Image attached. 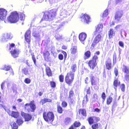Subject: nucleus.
<instances>
[{
    "instance_id": "f257e3e1",
    "label": "nucleus",
    "mask_w": 129,
    "mask_h": 129,
    "mask_svg": "<svg viewBox=\"0 0 129 129\" xmlns=\"http://www.w3.org/2000/svg\"><path fill=\"white\" fill-rule=\"evenodd\" d=\"M56 14V11L55 9H53L49 11L45 12L43 17L46 20H52Z\"/></svg>"
},
{
    "instance_id": "f03ea898",
    "label": "nucleus",
    "mask_w": 129,
    "mask_h": 129,
    "mask_svg": "<svg viewBox=\"0 0 129 129\" xmlns=\"http://www.w3.org/2000/svg\"><path fill=\"white\" fill-rule=\"evenodd\" d=\"M19 18L18 14L15 11L11 13L10 16L7 17V19L10 23H15L18 21Z\"/></svg>"
},
{
    "instance_id": "7ed1b4c3",
    "label": "nucleus",
    "mask_w": 129,
    "mask_h": 129,
    "mask_svg": "<svg viewBox=\"0 0 129 129\" xmlns=\"http://www.w3.org/2000/svg\"><path fill=\"white\" fill-rule=\"evenodd\" d=\"M15 45L14 44H10V45L9 49L13 50L10 51V53L13 57H16L18 56L20 52L18 49L16 48H15Z\"/></svg>"
},
{
    "instance_id": "20e7f679",
    "label": "nucleus",
    "mask_w": 129,
    "mask_h": 129,
    "mask_svg": "<svg viewBox=\"0 0 129 129\" xmlns=\"http://www.w3.org/2000/svg\"><path fill=\"white\" fill-rule=\"evenodd\" d=\"M43 116L44 119L46 121H52L54 119V115L52 112H44L43 113Z\"/></svg>"
},
{
    "instance_id": "39448f33",
    "label": "nucleus",
    "mask_w": 129,
    "mask_h": 129,
    "mask_svg": "<svg viewBox=\"0 0 129 129\" xmlns=\"http://www.w3.org/2000/svg\"><path fill=\"white\" fill-rule=\"evenodd\" d=\"M74 74L73 72H70L68 73L66 77L65 81L68 84H70L73 82L74 79Z\"/></svg>"
},
{
    "instance_id": "423d86ee",
    "label": "nucleus",
    "mask_w": 129,
    "mask_h": 129,
    "mask_svg": "<svg viewBox=\"0 0 129 129\" xmlns=\"http://www.w3.org/2000/svg\"><path fill=\"white\" fill-rule=\"evenodd\" d=\"M29 107L31 109V111L32 112H34L36 108V106L34 104V101H31L29 104H26L25 105V108L28 112L31 110L29 108Z\"/></svg>"
},
{
    "instance_id": "0eeeda50",
    "label": "nucleus",
    "mask_w": 129,
    "mask_h": 129,
    "mask_svg": "<svg viewBox=\"0 0 129 129\" xmlns=\"http://www.w3.org/2000/svg\"><path fill=\"white\" fill-rule=\"evenodd\" d=\"M12 36L10 33H6L2 34L0 38V40L2 42H6L9 39H11L12 38Z\"/></svg>"
},
{
    "instance_id": "6e6552de",
    "label": "nucleus",
    "mask_w": 129,
    "mask_h": 129,
    "mask_svg": "<svg viewBox=\"0 0 129 129\" xmlns=\"http://www.w3.org/2000/svg\"><path fill=\"white\" fill-rule=\"evenodd\" d=\"M7 10L4 9H0V19L4 20L6 18L7 15Z\"/></svg>"
},
{
    "instance_id": "1a4fd4ad",
    "label": "nucleus",
    "mask_w": 129,
    "mask_h": 129,
    "mask_svg": "<svg viewBox=\"0 0 129 129\" xmlns=\"http://www.w3.org/2000/svg\"><path fill=\"white\" fill-rule=\"evenodd\" d=\"M81 19L82 22L88 23L90 21V17L88 15L85 14L81 17Z\"/></svg>"
},
{
    "instance_id": "9d476101",
    "label": "nucleus",
    "mask_w": 129,
    "mask_h": 129,
    "mask_svg": "<svg viewBox=\"0 0 129 129\" xmlns=\"http://www.w3.org/2000/svg\"><path fill=\"white\" fill-rule=\"evenodd\" d=\"M123 15V12L121 10H118L116 11L115 14V19L119 21L122 17Z\"/></svg>"
},
{
    "instance_id": "9b49d317",
    "label": "nucleus",
    "mask_w": 129,
    "mask_h": 129,
    "mask_svg": "<svg viewBox=\"0 0 129 129\" xmlns=\"http://www.w3.org/2000/svg\"><path fill=\"white\" fill-rule=\"evenodd\" d=\"M103 25L102 24H99L97 25L96 29L94 33L96 35L101 33L102 31Z\"/></svg>"
},
{
    "instance_id": "f8f14e48",
    "label": "nucleus",
    "mask_w": 129,
    "mask_h": 129,
    "mask_svg": "<svg viewBox=\"0 0 129 129\" xmlns=\"http://www.w3.org/2000/svg\"><path fill=\"white\" fill-rule=\"evenodd\" d=\"M87 36L86 34L84 33H82L79 35V39L83 44H84V41L85 40Z\"/></svg>"
},
{
    "instance_id": "ddd939ff",
    "label": "nucleus",
    "mask_w": 129,
    "mask_h": 129,
    "mask_svg": "<svg viewBox=\"0 0 129 129\" xmlns=\"http://www.w3.org/2000/svg\"><path fill=\"white\" fill-rule=\"evenodd\" d=\"M21 115L24 117L25 121H28L31 118V116L28 114L25 113L24 112H22Z\"/></svg>"
},
{
    "instance_id": "4468645a",
    "label": "nucleus",
    "mask_w": 129,
    "mask_h": 129,
    "mask_svg": "<svg viewBox=\"0 0 129 129\" xmlns=\"http://www.w3.org/2000/svg\"><path fill=\"white\" fill-rule=\"evenodd\" d=\"M30 31L29 30H28L26 31L25 34V39L26 42L28 43L30 42Z\"/></svg>"
},
{
    "instance_id": "2eb2a0df",
    "label": "nucleus",
    "mask_w": 129,
    "mask_h": 129,
    "mask_svg": "<svg viewBox=\"0 0 129 129\" xmlns=\"http://www.w3.org/2000/svg\"><path fill=\"white\" fill-rule=\"evenodd\" d=\"M101 36L100 35H98L95 38L92 43V45L93 47L98 43L101 39Z\"/></svg>"
},
{
    "instance_id": "dca6fc26",
    "label": "nucleus",
    "mask_w": 129,
    "mask_h": 129,
    "mask_svg": "<svg viewBox=\"0 0 129 129\" xmlns=\"http://www.w3.org/2000/svg\"><path fill=\"white\" fill-rule=\"evenodd\" d=\"M88 64L90 68L93 69L96 65V61L92 60H90L88 62Z\"/></svg>"
},
{
    "instance_id": "f3484780",
    "label": "nucleus",
    "mask_w": 129,
    "mask_h": 129,
    "mask_svg": "<svg viewBox=\"0 0 129 129\" xmlns=\"http://www.w3.org/2000/svg\"><path fill=\"white\" fill-rule=\"evenodd\" d=\"M115 31L113 29H111L108 32L109 37L111 38L115 35Z\"/></svg>"
},
{
    "instance_id": "a211bd4d",
    "label": "nucleus",
    "mask_w": 129,
    "mask_h": 129,
    "mask_svg": "<svg viewBox=\"0 0 129 129\" xmlns=\"http://www.w3.org/2000/svg\"><path fill=\"white\" fill-rule=\"evenodd\" d=\"M123 70L124 72L127 74L126 75H125V78L127 80V76H129V70L125 66H123Z\"/></svg>"
},
{
    "instance_id": "6ab92c4d",
    "label": "nucleus",
    "mask_w": 129,
    "mask_h": 129,
    "mask_svg": "<svg viewBox=\"0 0 129 129\" xmlns=\"http://www.w3.org/2000/svg\"><path fill=\"white\" fill-rule=\"evenodd\" d=\"M106 68L108 70H110L111 69V60L110 59H108L106 62Z\"/></svg>"
},
{
    "instance_id": "aec40b11",
    "label": "nucleus",
    "mask_w": 129,
    "mask_h": 129,
    "mask_svg": "<svg viewBox=\"0 0 129 129\" xmlns=\"http://www.w3.org/2000/svg\"><path fill=\"white\" fill-rule=\"evenodd\" d=\"M95 119L99 120V118L96 117H90L88 119V121L90 124H92L94 122V119Z\"/></svg>"
},
{
    "instance_id": "412c9836",
    "label": "nucleus",
    "mask_w": 129,
    "mask_h": 129,
    "mask_svg": "<svg viewBox=\"0 0 129 129\" xmlns=\"http://www.w3.org/2000/svg\"><path fill=\"white\" fill-rule=\"evenodd\" d=\"M51 101L52 100L50 99L44 98L41 100V102L42 103V104H43L47 102H51Z\"/></svg>"
},
{
    "instance_id": "4be33fe9",
    "label": "nucleus",
    "mask_w": 129,
    "mask_h": 129,
    "mask_svg": "<svg viewBox=\"0 0 129 129\" xmlns=\"http://www.w3.org/2000/svg\"><path fill=\"white\" fill-rule=\"evenodd\" d=\"M71 53L73 54H75L77 52V47L76 46L73 47L71 49Z\"/></svg>"
},
{
    "instance_id": "5701e85b",
    "label": "nucleus",
    "mask_w": 129,
    "mask_h": 129,
    "mask_svg": "<svg viewBox=\"0 0 129 129\" xmlns=\"http://www.w3.org/2000/svg\"><path fill=\"white\" fill-rule=\"evenodd\" d=\"M12 129H17L18 128V125L14 121L11 122L10 124Z\"/></svg>"
},
{
    "instance_id": "b1692460",
    "label": "nucleus",
    "mask_w": 129,
    "mask_h": 129,
    "mask_svg": "<svg viewBox=\"0 0 129 129\" xmlns=\"http://www.w3.org/2000/svg\"><path fill=\"white\" fill-rule=\"evenodd\" d=\"M120 83V82L117 80H115L114 81L113 84L114 86V88L116 90L117 87L119 85Z\"/></svg>"
},
{
    "instance_id": "393cba45",
    "label": "nucleus",
    "mask_w": 129,
    "mask_h": 129,
    "mask_svg": "<svg viewBox=\"0 0 129 129\" xmlns=\"http://www.w3.org/2000/svg\"><path fill=\"white\" fill-rule=\"evenodd\" d=\"M37 29H36L35 28H34L32 35L34 37H39L40 36V35L39 33H37Z\"/></svg>"
},
{
    "instance_id": "a878e982",
    "label": "nucleus",
    "mask_w": 129,
    "mask_h": 129,
    "mask_svg": "<svg viewBox=\"0 0 129 129\" xmlns=\"http://www.w3.org/2000/svg\"><path fill=\"white\" fill-rule=\"evenodd\" d=\"M91 53L90 51H88L84 53L85 59H88L90 56Z\"/></svg>"
},
{
    "instance_id": "bb28decb",
    "label": "nucleus",
    "mask_w": 129,
    "mask_h": 129,
    "mask_svg": "<svg viewBox=\"0 0 129 129\" xmlns=\"http://www.w3.org/2000/svg\"><path fill=\"white\" fill-rule=\"evenodd\" d=\"M11 115L14 118H17L19 116V113L17 112L12 111V112Z\"/></svg>"
},
{
    "instance_id": "cd10ccee",
    "label": "nucleus",
    "mask_w": 129,
    "mask_h": 129,
    "mask_svg": "<svg viewBox=\"0 0 129 129\" xmlns=\"http://www.w3.org/2000/svg\"><path fill=\"white\" fill-rule=\"evenodd\" d=\"M79 114H81L84 116H86V111L85 109H80L79 110Z\"/></svg>"
},
{
    "instance_id": "c85d7f7f",
    "label": "nucleus",
    "mask_w": 129,
    "mask_h": 129,
    "mask_svg": "<svg viewBox=\"0 0 129 129\" xmlns=\"http://www.w3.org/2000/svg\"><path fill=\"white\" fill-rule=\"evenodd\" d=\"M108 9L106 10L103 13L102 17L103 19L107 17L108 14ZM103 20V19H102Z\"/></svg>"
},
{
    "instance_id": "c756f323",
    "label": "nucleus",
    "mask_w": 129,
    "mask_h": 129,
    "mask_svg": "<svg viewBox=\"0 0 129 129\" xmlns=\"http://www.w3.org/2000/svg\"><path fill=\"white\" fill-rule=\"evenodd\" d=\"M19 15L20 19L21 20H24L25 18V14L23 12H20L19 14Z\"/></svg>"
},
{
    "instance_id": "7c9ffc66",
    "label": "nucleus",
    "mask_w": 129,
    "mask_h": 129,
    "mask_svg": "<svg viewBox=\"0 0 129 129\" xmlns=\"http://www.w3.org/2000/svg\"><path fill=\"white\" fill-rule=\"evenodd\" d=\"M46 71L47 75L48 76H51V75L52 73L50 68L49 67H47Z\"/></svg>"
},
{
    "instance_id": "2f4dec72",
    "label": "nucleus",
    "mask_w": 129,
    "mask_h": 129,
    "mask_svg": "<svg viewBox=\"0 0 129 129\" xmlns=\"http://www.w3.org/2000/svg\"><path fill=\"white\" fill-rule=\"evenodd\" d=\"M100 126V123H96L93 125L92 126V129H97Z\"/></svg>"
},
{
    "instance_id": "473e14b6",
    "label": "nucleus",
    "mask_w": 129,
    "mask_h": 129,
    "mask_svg": "<svg viewBox=\"0 0 129 129\" xmlns=\"http://www.w3.org/2000/svg\"><path fill=\"white\" fill-rule=\"evenodd\" d=\"M112 98L111 96H109L107 99V105L110 104L112 101Z\"/></svg>"
},
{
    "instance_id": "72a5a7b5",
    "label": "nucleus",
    "mask_w": 129,
    "mask_h": 129,
    "mask_svg": "<svg viewBox=\"0 0 129 129\" xmlns=\"http://www.w3.org/2000/svg\"><path fill=\"white\" fill-rule=\"evenodd\" d=\"M90 79L91 80V84L93 85L94 84L95 82V77L92 75H91L90 76Z\"/></svg>"
},
{
    "instance_id": "f704fd0d",
    "label": "nucleus",
    "mask_w": 129,
    "mask_h": 129,
    "mask_svg": "<svg viewBox=\"0 0 129 129\" xmlns=\"http://www.w3.org/2000/svg\"><path fill=\"white\" fill-rule=\"evenodd\" d=\"M71 121V119L70 118H67L65 119L64 123L66 124H68L70 123Z\"/></svg>"
},
{
    "instance_id": "c9c22d12",
    "label": "nucleus",
    "mask_w": 129,
    "mask_h": 129,
    "mask_svg": "<svg viewBox=\"0 0 129 129\" xmlns=\"http://www.w3.org/2000/svg\"><path fill=\"white\" fill-rule=\"evenodd\" d=\"M49 55V53L48 51H47L44 53V55L45 60H47Z\"/></svg>"
},
{
    "instance_id": "e433bc0d",
    "label": "nucleus",
    "mask_w": 129,
    "mask_h": 129,
    "mask_svg": "<svg viewBox=\"0 0 129 129\" xmlns=\"http://www.w3.org/2000/svg\"><path fill=\"white\" fill-rule=\"evenodd\" d=\"M17 122L18 125H20L23 123V121L22 120V118H20L17 120Z\"/></svg>"
},
{
    "instance_id": "4c0bfd02",
    "label": "nucleus",
    "mask_w": 129,
    "mask_h": 129,
    "mask_svg": "<svg viewBox=\"0 0 129 129\" xmlns=\"http://www.w3.org/2000/svg\"><path fill=\"white\" fill-rule=\"evenodd\" d=\"M57 23H58L57 25L59 26V28L63 26L64 24V22H59V20L57 22Z\"/></svg>"
},
{
    "instance_id": "58836bf2",
    "label": "nucleus",
    "mask_w": 129,
    "mask_h": 129,
    "mask_svg": "<svg viewBox=\"0 0 129 129\" xmlns=\"http://www.w3.org/2000/svg\"><path fill=\"white\" fill-rule=\"evenodd\" d=\"M81 125L80 123L79 122H78L77 121H75L73 124V126L75 127H78Z\"/></svg>"
},
{
    "instance_id": "ea45409f",
    "label": "nucleus",
    "mask_w": 129,
    "mask_h": 129,
    "mask_svg": "<svg viewBox=\"0 0 129 129\" xmlns=\"http://www.w3.org/2000/svg\"><path fill=\"white\" fill-rule=\"evenodd\" d=\"M23 71L24 72V74L26 75H29L30 74V73L28 72V70L27 68H24L23 69Z\"/></svg>"
},
{
    "instance_id": "a19ab883",
    "label": "nucleus",
    "mask_w": 129,
    "mask_h": 129,
    "mask_svg": "<svg viewBox=\"0 0 129 129\" xmlns=\"http://www.w3.org/2000/svg\"><path fill=\"white\" fill-rule=\"evenodd\" d=\"M57 110L58 113H61L62 112V108L60 106H57Z\"/></svg>"
},
{
    "instance_id": "79ce46f5",
    "label": "nucleus",
    "mask_w": 129,
    "mask_h": 129,
    "mask_svg": "<svg viewBox=\"0 0 129 129\" xmlns=\"http://www.w3.org/2000/svg\"><path fill=\"white\" fill-rule=\"evenodd\" d=\"M67 12L66 11H64L63 12H62L61 13V16H63V17H67V15H68L67 14ZM60 18H62V17H61Z\"/></svg>"
},
{
    "instance_id": "37998d69",
    "label": "nucleus",
    "mask_w": 129,
    "mask_h": 129,
    "mask_svg": "<svg viewBox=\"0 0 129 129\" xmlns=\"http://www.w3.org/2000/svg\"><path fill=\"white\" fill-rule=\"evenodd\" d=\"M76 68V66L75 64L73 65L71 67V69L72 70V71H71V72H73L74 73Z\"/></svg>"
},
{
    "instance_id": "c03bdc74",
    "label": "nucleus",
    "mask_w": 129,
    "mask_h": 129,
    "mask_svg": "<svg viewBox=\"0 0 129 129\" xmlns=\"http://www.w3.org/2000/svg\"><path fill=\"white\" fill-rule=\"evenodd\" d=\"M50 84L51 86L53 88H54L56 86V83L53 81H51L50 82Z\"/></svg>"
},
{
    "instance_id": "a18cd8bd",
    "label": "nucleus",
    "mask_w": 129,
    "mask_h": 129,
    "mask_svg": "<svg viewBox=\"0 0 129 129\" xmlns=\"http://www.w3.org/2000/svg\"><path fill=\"white\" fill-rule=\"evenodd\" d=\"M11 68L10 66L5 65V67L4 68V70L6 71H8Z\"/></svg>"
},
{
    "instance_id": "49530a36",
    "label": "nucleus",
    "mask_w": 129,
    "mask_h": 129,
    "mask_svg": "<svg viewBox=\"0 0 129 129\" xmlns=\"http://www.w3.org/2000/svg\"><path fill=\"white\" fill-rule=\"evenodd\" d=\"M24 81L25 83L28 84L30 83V80L29 78H26L25 79Z\"/></svg>"
},
{
    "instance_id": "de8ad7c7",
    "label": "nucleus",
    "mask_w": 129,
    "mask_h": 129,
    "mask_svg": "<svg viewBox=\"0 0 129 129\" xmlns=\"http://www.w3.org/2000/svg\"><path fill=\"white\" fill-rule=\"evenodd\" d=\"M64 76L62 75H60L59 76V79L60 82H62L63 81Z\"/></svg>"
},
{
    "instance_id": "09e8293b",
    "label": "nucleus",
    "mask_w": 129,
    "mask_h": 129,
    "mask_svg": "<svg viewBox=\"0 0 129 129\" xmlns=\"http://www.w3.org/2000/svg\"><path fill=\"white\" fill-rule=\"evenodd\" d=\"M67 103L65 102H63L62 103V105L63 107H65L67 106Z\"/></svg>"
},
{
    "instance_id": "8fccbe9b",
    "label": "nucleus",
    "mask_w": 129,
    "mask_h": 129,
    "mask_svg": "<svg viewBox=\"0 0 129 129\" xmlns=\"http://www.w3.org/2000/svg\"><path fill=\"white\" fill-rule=\"evenodd\" d=\"M73 92L71 90L69 92V97L71 98L73 95Z\"/></svg>"
},
{
    "instance_id": "3c124183",
    "label": "nucleus",
    "mask_w": 129,
    "mask_h": 129,
    "mask_svg": "<svg viewBox=\"0 0 129 129\" xmlns=\"http://www.w3.org/2000/svg\"><path fill=\"white\" fill-rule=\"evenodd\" d=\"M121 90L123 91H124L125 90V85L124 84H122L121 86Z\"/></svg>"
},
{
    "instance_id": "603ef678",
    "label": "nucleus",
    "mask_w": 129,
    "mask_h": 129,
    "mask_svg": "<svg viewBox=\"0 0 129 129\" xmlns=\"http://www.w3.org/2000/svg\"><path fill=\"white\" fill-rule=\"evenodd\" d=\"M114 73L116 76H117L118 74V70L117 68H115L114 69Z\"/></svg>"
},
{
    "instance_id": "864d4df0",
    "label": "nucleus",
    "mask_w": 129,
    "mask_h": 129,
    "mask_svg": "<svg viewBox=\"0 0 129 129\" xmlns=\"http://www.w3.org/2000/svg\"><path fill=\"white\" fill-rule=\"evenodd\" d=\"M59 59L60 60H62L63 58V56L62 54H60L58 56Z\"/></svg>"
},
{
    "instance_id": "5fc2aeb1",
    "label": "nucleus",
    "mask_w": 129,
    "mask_h": 129,
    "mask_svg": "<svg viewBox=\"0 0 129 129\" xmlns=\"http://www.w3.org/2000/svg\"><path fill=\"white\" fill-rule=\"evenodd\" d=\"M98 59V56H97L95 55L93 57L92 60H94L96 61V60H97Z\"/></svg>"
},
{
    "instance_id": "6e6d98bb",
    "label": "nucleus",
    "mask_w": 129,
    "mask_h": 129,
    "mask_svg": "<svg viewBox=\"0 0 129 129\" xmlns=\"http://www.w3.org/2000/svg\"><path fill=\"white\" fill-rule=\"evenodd\" d=\"M119 44L120 46L122 47H123L124 46V43L122 41H119Z\"/></svg>"
},
{
    "instance_id": "4d7b16f0",
    "label": "nucleus",
    "mask_w": 129,
    "mask_h": 129,
    "mask_svg": "<svg viewBox=\"0 0 129 129\" xmlns=\"http://www.w3.org/2000/svg\"><path fill=\"white\" fill-rule=\"evenodd\" d=\"M116 55L115 54H114L113 55V61H115V62L116 61Z\"/></svg>"
},
{
    "instance_id": "13d9d810",
    "label": "nucleus",
    "mask_w": 129,
    "mask_h": 129,
    "mask_svg": "<svg viewBox=\"0 0 129 129\" xmlns=\"http://www.w3.org/2000/svg\"><path fill=\"white\" fill-rule=\"evenodd\" d=\"M103 99H105L106 98V95L105 93L103 92L102 96Z\"/></svg>"
},
{
    "instance_id": "bf43d9fd",
    "label": "nucleus",
    "mask_w": 129,
    "mask_h": 129,
    "mask_svg": "<svg viewBox=\"0 0 129 129\" xmlns=\"http://www.w3.org/2000/svg\"><path fill=\"white\" fill-rule=\"evenodd\" d=\"M32 58L35 64L36 65V60L34 56H32Z\"/></svg>"
},
{
    "instance_id": "052dcab7",
    "label": "nucleus",
    "mask_w": 129,
    "mask_h": 129,
    "mask_svg": "<svg viewBox=\"0 0 129 129\" xmlns=\"http://www.w3.org/2000/svg\"><path fill=\"white\" fill-rule=\"evenodd\" d=\"M94 111L97 112H100V110L98 108H96L94 109Z\"/></svg>"
},
{
    "instance_id": "680f3d73",
    "label": "nucleus",
    "mask_w": 129,
    "mask_h": 129,
    "mask_svg": "<svg viewBox=\"0 0 129 129\" xmlns=\"http://www.w3.org/2000/svg\"><path fill=\"white\" fill-rule=\"evenodd\" d=\"M49 2L50 4H52L54 3V1L53 0H49Z\"/></svg>"
},
{
    "instance_id": "e2e57ef3",
    "label": "nucleus",
    "mask_w": 129,
    "mask_h": 129,
    "mask_svg": "<svg viewBox=\"0 0 129 129\" xmlns=\"http://www.w3.org/2000/svg\"><path fill=\"white\" fill-rule=\"evenodd\" d=\"M93 97L94 98H95V99H97L98 97L96 94H94L93 95Z\"/></svg>"
},
{
    "instance_id": "0e129e2a",
    "label": "nucleus",
    "mask_w": 129,
    "mask_h": 129,
    "mask_svg": "<svg viewBox=\"0 0 129 129\" xmlns=\"http://www.w3.org/2000/svg\"><path fill=\"white\" fill-rule=\"evenodd\" d=\"M120 26H121L119 25H117L115 27V28L116 29H118L119 28H120Z\"/></svg>"
},
{
    "instance_id": "69168bd1",
    "label": "nucleus",
    "mask_w": 129,
    "mask_h": 129,
    "mask_svg": "<svg viewBox=\"0 0 129 129\" xmlns=\"http://www.w3.org/2000/svg\"><path fill=\"white\" fill-rule=\"evenodd\" d=\"M4 83L3 82L2 84H1V88L2 89H3V87H4Z\"/></svg>"
},
{
    "instance_id": "338daca9",
    "label": "nucleus",
    "mask_w": 129,
    "mask_h": 129,
    "mask_svg": "<svg viewBox=\"0 0 129 129\" xmlns=\"http://www.w3.org/2000/svg\"><path fill=\"white\" fill-rule=\"evenodd\" d=\"M64 55V57H66L67 56V54L66 52H63V53Z\"/></svg>"
},
{
    "instance_id": "774afa93",
    "label": "nucleus",
    "mask_w": 129,
    "mask_h": 129,
    "mask_svg": "<svg viewBox=\"0 0 129 129\" xmlns=\"http://www.w3.org/2000/svg\"><path fill=\"white\" fill-rule=\"evenodd\" d=\"M69 129H74L73 125H72Z\"/></svg>"
}]
</instances>
